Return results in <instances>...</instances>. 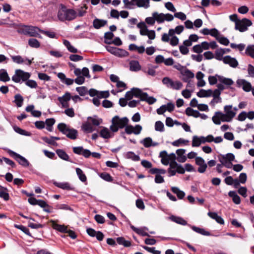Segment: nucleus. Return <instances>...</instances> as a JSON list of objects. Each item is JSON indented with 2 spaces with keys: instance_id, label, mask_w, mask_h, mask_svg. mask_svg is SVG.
I'll return each instance as SVG.
<instances>
[{
  "instance_id": "nucleus-40",
  "label": "nucleus",
  "mask_w": 254,
  "mask_h": 254,
  "mask_svg": "<svg viewBox=\"0 0 254 254\" xmlns=\"http://www.w3.org/2000/svg\"><path fill=\"white\" fill-rule=\"evenodd\" d=\"M56 152L61 159L65 161H69V157L64 150L58 149L56 150Z\"/></svg>"
},
{
  "instance_id": "nucleus-63",
  "label": "nucleus",
  "mask_w": 254,
  "mask_h": 254,
  "mask_svg": "<svg viewBox=\"0 0 254 254\" xmlns=\"http://www.w3.org/2000/svg\"><path fill=\"white\" fill-rule=\"evenodd\" d=\"M217 40L221 44L227 46L229 44V40L226 37L220 35L217 38Z\"/></svg>"
},
{
  "instance_id": "nucleus-57",
  "label": "nucleus",
  "mask_w": 254,
  "mask_h": 254,
  "mask_svg": "<svg viewBox=\"0 0 254 254\" xmlns=\"http://www.w3.org/2000/svg\"><path fill=\"white\" fill-rule=\"evenodd\" d=\"M28 45L34 48H38L40 46L39 42L37 39L33 38L29 39Z\"/></svg>"
},
{
  "instance_id": "nucleus-21",
  "label": "nucleus",
  "mask_w": 254,
  "mask_h": 254,
  "mask_svg": "<svg viewBox=\"0 0 254 254\" xmlns=\"http://www.w3.org/2000/svg\"><path fill=\"white\" fill-rule=\"evenodd\" d=\"M181 74L183 76L182 80L185 82H189L194 76V73L187 68L182 71Z\"/></svg>"
},
{
  "instance_id": "nucleus-54",
  "label": "nucleus",
  "mask_w": 254,
  "mask_h": 254,
  "mask_svg": "<svg viewBox=\"0 0 254 254\" xmlns=\"http://www.w3.org/2000/svg\"><path fill=\"white\" fill-rule=\"evenodd\" d=\"M116 52L115 53V56L119 57H126L128 56L129 54L128 53L122 49L117 48V50H116Z\"/></svg>"
},
{
  "instance_id": "nucleus-49",
  "label": "nucleus",
  "mask_w": 254,
  "mask_h": 254,
  "mask_svg": "<svg viewBox=\"0 0 254 254\" xmlns=\"http://www.w3.org/2000/svg\"><path fill=\"white\" fill-rule=\"evenodd\" d=\"M189 140L185 139L182 138H180L178 139V140H176L174 141H173L172 143V144L174 146H180L181 144H184L185 145H187L189 144Z\"/></svg>"
},
{
  "instance_id": "nucleus-3",
  "label": "nucleus",
  "mask_w": 254,
  "mask_h": 254,
  "mask_svg": "<svg viewBox=\"0 0 254 254\" xmlns=\"http://www.w3.org/2000/svg\"><path fill=\"white\" fill-rule=\"evenodd\" d=\"M128 123L129 120L127 117L120 118L118 116H115L112 119L110 129L113 132H116L119 129L126 128L128 126Z\"/></svg>"
},
{
  "instance_id": "nucleus-9",
  "label": "nucleus",
  "mask_w": 254,
  "mask_h": 254,
  "mask_svg": "<svg viewBox=\"0 0 254 254\" xmlns=\"http://www.w3.org/2000/svg\"><path fill=\"white\" fill-rule=\"evenodd\" d=\"M162 83L168 88L175 90H180L183 87V83L179 80H173L168 77H165L162 80Z\"/></svg>"
},
{
  "instance_id": "nucleus-33",
  "label": "nucleus",
  "mask_w": 254,
  "mask_h": 254,
  "mask_svg": "<svg viewBox=\"0 0 254 254\" xmlns=\"http://www.w3.org/2000/svg\"><path fill=\"white\" fill-rule=\"evenodd\" d=\"M107 24V21L103 19L96 18L93 20V26L97 29L104 27Z\"/></svg>"
},
{
  "instance_id": "nucleus-52",
  "label": "nucleus",
  "mask_w": 254,
  "mask_h": 254,
  "mask_svg": "<svg viewBox=\"0 0 254 254\" xmlns=\"http://www.w3.org/2000/svg\"><path fill=\"white\" fill-rule=\"evenodd\" d=\"M117 242L119 245H123L125 247H128L131 246V243L129 241H127L123 237H118L117 238Z\"/></svg>"
},
{
  "instance_id": "nucleus-42",
  "label": "nucleus",
  "mask_w": 254,
  "mask_h": 254,
  "mask_svg": "<svg viewBox=\"0 0 254 254\" xmlns=\"http://www.w3.org/2000/svg\"><path fill=\"white\" fill-rule=\"evenodd\" d=\"M134 96L137 98H139L141 100H142L144 96H146V93L143 92L140 89L138 88H132V89Z\"/></svg>"
},
{
  "instance_id": "nucleus-6",
  "label": "nucleus",
  "mask_w": 254,
  "mask_h": 254,
  "mask_svg": "<svg viewBox=\"0 0 254 254\" xmlns=\"http://www.w3.org/2000/svg\"><path fill=\"white\" fill-rule=\"evenodd\" d=\"M137 27L139 29L140 34L142 36H147L149 38V40L147 43L149 44L152 43L151 40L155 38L156 34L154 30H149L144 22H140L137 24Z\"/></svg>"
},
{
  "instance_id": "nucleus-4",
  "label": "nucleus",
  "mask_w": 254,
  "mask_h": 254,
  "mask_svg": "<svg viewBox=\"0 0 254 254\" xmlns=\"http://www.w3.org/2000/svg\"><path fill=\"white\" fill-rule=\"evenodd\" d=\"M57 128L60 132L70 139L75 140L77 137V130L74 128H70L69 126L64 123L59 124Z\"/></svg>"
},
{
  "instance_id": "nucleus-16",
  "label": "nucleus",
  "mask_w": 254,
  "mask_h": 254,
  "mask_svg": "<svg viewBox=\"0 0 254 254\" xmlns=\"http://www.w3.org/2000/svg\"><path fill=\"white\" fill-rule=\"evenodd\" d=\"M142 129V127L140 125H136L135 126L128 125L125 129V132L128 134L133 133L138 135L140 133Z\"/></svg>"
},
{
  "instance_id": "nucleus-19",
  "label": "nucleus",
  "mask_w": 254,
  "mask_h": 254,
  "mask_svg": "<svg viewBox=\"0 0 254 254\" xmlns=\"http://www.w3.org/2000/svg\"><path fill=\"white\" fill-rule=\"evenodd\" d=\"M195 164L198 166L197 171L200 173H203L205 172L207 164L205 163L204 160L201 157L195 158Z\"/></svg>"
},
{
  "instance_id": "nucleus-5",
  "label": "nucleus",
  "mask_w": 254,
  "mask_h": 254,
  "mask_svg": "<svg viewBox=\"0 0 254 254\" xmlns=\"http://www.w3.org/2000/svg\"><path fill=\"white\" fill-rule=\"evenodd\" d=\"M40 31L41 29L38 27L25 25H20L17 29V32L19 34L36 37H39Z\"/></svg>"
},
{
  "instance_id": "nucleus-37",
  "label": "nucleus",
  "mask_w": 254,
  "mask_h": 254,
  "mask_svg": "<svg viewBox=\"0 0 254 254\" xmlns=\"http://www.w3.org/2000/svg\"><path fill=\"white\" fill-rule=\"evenodd\" d=\"M82 129L84 132L87 133H91L95 130L92 124L88 121L83 124Z\"/></svg>"
},
{
  "instance_id": "nucleus-14",
  "label": "nucleus",
  "mask_w": 254,
  "mask_h": 254,
  "mask_svg": "<svg viewBox=\"0 0 254 254\" xmlns=\"http://www.w3.org/2000/svg\"><path fill=\"white\" fill-rule=\"evenodd\" d=\"M252 24V21L247 18H243L236 22L235 29L243 32L248 30V27Z\"/></svg>"
},
{
  "instance_id": "nucleus-62",
  "label": "nucleus",
  "mask_w": 254,
  "mask_h": 254,
  "mask_svg": "<svg viewBox=\"0 0 254 254\" xmlns=\"http://www.w3.org/2000/svg\"><path fill=\"white\" fill-rule=\"evenodd\" d=\"M76 90L82 96L85 95L88 92L87 88L85 86L77 87Z\"/></svg>"
},
{
  "instance_id": "nucleus-13",
  "label": "nucleus",
  "mask_w": 254,
  "mask_h": 254,
  "mask_svg": "<svg viewBox=\"0 0 254 254\" xmlns=\"http://www.w3.org/2000/svg\"><path fill=\"white\" fill-rule=\"evenodd\" d=\"M159 157L161 158V162L164 165H170L171 162L176 160V155L175 153H172L168 154L165 150L162 151L160 152Z\"/></svg>"
},
{
  "instance_id": "nucleus-23",
  "label": "nucleus",
  "mask_w": 254,
  "mask_h": 254,
  "mask_svg": "<svg viewBox=\"0 0 254 254\" xmlns=\"http://www.w3.org/2000/svg\"><path fill=\"white\" fill-rule=\"evenodd\" d=\"M50 222L54 229L61 233H66L67 232V226L64 225L58 224L55 221L53 220H51Z\"/></svg>"
},
{
  "instance_id": "nucleus-46",
  "label": "nucleus",
  "mask_w": 254,
  "mask_h": 254,
  "mask_svg": "<svg viewBox=\"0 0 254 254\" xmlns=\"http://www.w3.org/2000/svg\"><path fill=\"white\" fill-rule=\"evenodd\" d=\"M184 29V27L183 25H179L175 27L174 29H170L169 30V34L171 36H173L175 33L180 34Z\"/></svg>"
},
{
  "instance_id": "nucleus-56",
  "label": "nucleus",
  "mask_w": 254,
  "mask_h": 254,
  "mask_svg": "<svg viewBox=\"0 0 254 254\" xmlns=\"http://www.w3.org/2000/svg\"><path fill=\"white\" fill-rule=\"evenodd\" d=\"M245 53L254 59V45H250L248 46L246 49Z\"/></svg>"
},
{
  "instance_id": "nucleus-1",
  "label": "nucleus",
  "mask_w": 254,
  "mask_h": 254,
  "mask_svg": "<svg viewBox=\"0 0 254 254\" xmlns=\"http://www.w3.org/2000/svg\"><path fill=\"white\" fill-rule=\"evenodd\" d=\"M174 19L172 14L167 13H159L157 11L152 13V16L147 17L145 19V22L148 25H153L155 22L158 24L164 23L165 21L171 22Z\"/></svg>"
},
{
  "instance_id": "nucleus-39",
  "label": "nucleus",
  "mask_w": 254,
  "mask_h": 254,
  "mask_svg": "<svg viewBox=\"0 0 254 254\" xmlns=\"http://www.w3.org/2000/svg\"><path fill=\"white\" fill-rule=\"evenodd\" d=\"M87 120L92 125L95 126H98L102 123V120L96 116L89 117Z\"/></svg>"
},
{
  "instance_id": "nucleus-27",
  "label": "nucleus",
  "mask_w": 254,
  "mask_h": 254,
  "mask_svg": "<svg viewBox=\"0 0 254 254\" xmlns=\"http://www.w3.org/2000/svg\"><path fill=\"white\" fill-rule=\"evenodd\" d=\"M140 143L143 144L145 147L146 148H148L151 146H156L159 144L158 142H153L152 138L150 137L144 138L140 141Z\"/></svg>"
},
{
  "instance_id": "nucleus-41",
  "label": "nucleus",
  "mask_w": 254,
  "mask_h": 254,
  "mask_svg": "<svg viewBox=\"0 0 254 254\" xmlns=\"http://www.w3.org/2000/svg\"><path fill=\"white\" fill-rule=\"evenodd\" d=\"M191 229L195 232L196 233H197L198 234H200L204 236H210V233L209 232L205 230L203 228H201L199 227H197L194 226H191Z\"/></svg>"
},
{
  "instance_id": "nucleus-50",
  "label": "nucleus",
  "mask_w": 254,
  "mask_h": 254,
  "mask_svg": "<svg viewBox=\"0 0 254 254\" xmlns=\"http://www.w3.org/2000/svg\"><path fill=\"white\" fill-rule=\"evenodd\" d=\"M55 120L54 118L47 119L45 121V124L46 125V129L49 131H52L53 130V126L55 123Z\"/></svg>"
},
{
  "instance_id": "nucleus-47",
  "label": "nucleus",
  "mask_w": 254,
  "mask_h": 254,
  "mask_svg": "<svg viewBox=\"0 0 254 254\" xmlns=\"http://www.w3.org/2000/svg\"><path fill=\"white\" fill-rule=\"evenodd\" d=\"M228 194L229 196L231 197L233 201L236 204H239L241 202V198L240 196L234 191H230L229 192Z\"/></svg>"
},
{
  "instance_id": "nucleus-24",
  "label": "nucleus",
  "mask_w": 254,
  "mask_h": 254,
  "mask_svg": "<svg viewBox=\"0 0 254 254\" xmlns=\"http://www.w3.org/2000/svg\"><path fill=\"white\" fill-rule=\"evenodd\" d=\"M236 110V108H234V110L232 109V105H227L224 107L225 114L231 121L235 116L236 113L235 111Z\"/></svg>"
},
{
  "instance_id": "nucleus-38",
  "label": "nucleus",
  "mask_w": 254,
  "mask_h": 254,
  "mask_svg": "<svg viewBox=\"0 0 254 254\" xmlns=\"http://www.w3.org/2000/svg\"><path fill=\"white\" fill-rule=\"evenodd\" d=\"M10 78L8 76L7 71L5 69H0V81L6 82L10 80Z\"/></svg>"
},
{
  "instance_id": "nucleus-11",
  "label": "nucleus",
  "mask_w": 254,
  "mask_h": 254,
  "mask_svg": "<svg viewBox=\"0 0 254 254\" xmlns=\"http://www.w3.org/2000/svg\"><path fill=\"white\" fill-rule=\"evenodd\" d=\"M167 171L169 177L174 176L177 173L184 174L185 173L184 167L178 163L176 160L171 162Z\"/></svg>"
},
{
  "instance_id": "nucleus-53",
  "label": "nucleus",
  "mask_w": 254,
  "mask_h": 254,
  "mask_svg": "<svg viewBox=\"0 0 254 254\" xmlns=\"http://www.w3.org/2000/svg\"><path fill=\"white\" fill-rule=\"evenodd\" d=\"M76 174H77L79 180L81 182H85L86 181L87 178L81 169H80L79 168H77L76 169Z\"/></svg>"
},
{
  "instance_id": "nucleus-64",
  "label": "nucleus",
  "mask_w": 254,
  "mask_h": 254,
  "mask_svg": "<svg viewBox=\"0 0 254 254\" xmlns=\"http://www.w3.org/2000/svg\"><path fill=\"white\" fill-rule=\"evenodd\" d=\"M142 248L147 252L153 254H161V251L159 250H156L155 247H148L144 246H142Z\"/></svg>"
},
{
  "instance_id": "nucleus-10",
  "label": "nucleus",
  "mask_w": 254,
  "mask_h": 254,
  "mask_svg": "<svg viewBox=\"0 0 254 254\" xmlns=\"http://www.w3.org/2000/svg\"><path fill=\"white\" fill-rule=\"evenodd\" d=\"M74 153L77 155H81L85 158H89L92 155L93 157L95 158H100L101 154L97 152H91L90 151L87 149H84L82 146H77L72 147Z\"/></svg>"
},
{
  "instance_id": "nucleus-35",
  "label": "nucleus",
  "mask_w": 254,
  "mask_h": 254,
  "mask_svg": "<svg viewBox=\"0 0 254 254\" xmlns=\"http://www.w3.org/2000/svg\"><path fill=\"white\" fill-rule=\"evenodd\" d=\"M100 136L105 139H108L113 136L114 134L110 132L109 129L105 127H103L100 132Z\"/></svg>"
},
{
  "instance_id": "nucleus-36",
  "label": "nucleus",
  "mask_w": 254,
  "mask_h": 254,
  "mask_svg": "<svg viewBox=\"0 0 254 254\" xmlns=\"http://www.w3.org/2000/svg\"><path fill=\"white\" fill-rule=\"evenodd\" d=\"M220 96V93L218 90H214V93L211 96L213 97V98L211 101L210 104L213 105L215 104L221 102L222 99Z\"/></svg>"
},
{
  "instance_id": "nucleus-26",
  "label": "nucleus",
  "mask_w": 254,
  "mask_h": 254,
  "mask_svg": "<svg viewBox=\"0 0 254 254\" xmlns=\"http://www.w3.org/2000/svg\"><path fill=\"white\" fill-rule=\"evenodd\" d=\"M74 73L76 76H81L82 74L87 78H89L90 77L89 69L87 67H83L81 70L78 68H75Z\"/></svg>"
},
{
  "instance_id": "nucleus-34",
  "label": "nucleus",
  "mask_w": 254,
  "mask_h": 254,
  "mask_svg": "<svg viewBox=\"0 0 254 254\" xmlns=\"http://www.w3.org/2000/svg\"><path fill=\"white\" fill-rule=\"evenodd\" d=\"M214 93V91H212L211 89L204 90L201 89L199 92L197 93V96L200 98L203 97H211L213 93Z\"/></svg>"
},
{
  "instance_id": "nucleus-58",
  "label": "nucleus",
  "mask_w": 254,
  "mask_h": 254,
  "mask_svg": "<svg viewBox=\"0 0 254 254\" xmlns=\"http://www.w3.org/2000/svg\"><path fill=\"white\" fill-rule=\"evenodd\" d=\"M13 128L15 132H16L17 133H18L20 134L25 135V136H30L31 135L30 132L27 131L25 130H24V129L20 128L18 127H17V126L14 127Z\"/></svg>"
},
{
  "instance_id": "nucleus-12",
  "label": "nucleus",
  "mask_w": 254,
  "mask_h": 254,
  "mask_svg": "<svg viewBox=\"0 0 254 254\" xmlns=\"http://www.w3.org/2000/svg\"><path fill=\"white\" fill-rule=\"evenodd\" d=\"M30 73L25 72L21 69H16L14 74L12 76V80L16 83H19L21 81H24L30 77Z\"/></svg>"
},
{
  "instance_id": "nucleus-43",
  "label": "nucleus",
  "mask_w": 254,
  "mask_h": 254,
  "mask_svg": "<svg viewBox=\"0 0 254 254\" xmlns=\"http://www.w3.org/2000/svg\"><path fill=\"white\" fill-rule=\"evenodd\" d=\"M37 205L43 208L44 211L48 213H50L51 212L50 209L51 206L49 205L44 200L39 199Z\"/></svg>"
},
{
  "instance_id": "nucleus-30",
  "label": "nucleus",
  "mask_w": 254,
  "mask_h": 254,
  "mask_svg": "<svg viewBox=\"0 0 254 254\" xmlns=\"http://www.w3.org/2000/svg\"><path fill=\"white\" fill-rule=\"evenodd\" d=\"M203 136L194 135L192 138V146L199 147L201 144H204Z\"/></svg>"
},
{
  "instance_id": "nucleus-60",
  "label": "nucleus",
  "mask_w": 254,
  "mask_h": 254,
  "mask_svg": "<svg viewBox=\"0 0 254 254\" xmlns=\"http://www.w3.org/2000/svg\"><path fill=\"white\" fill-rule=\"evenodd\" d=\"M127 157L128 159H130L134 161H138L140 160V157L138 155H136L133 152H128L127 153Z\"/></svg>"
},
{
  "instance_id": "nucleus-25",
  "label": "nucleus",
  "mask_w": 254,
  "mask_h": 254,
  "mask_svg": "<svg viewBox=\"0 0 254 254\" xmlns=\"http://www.w3.org/2000/svg\"><path fill=\"white\" fill-rule=\"evenodd\" d=\"M218 81L223 83L226 88H229L234 84V82L231 78H226L222 76H218Z\"/></svg>"
},
{
  "instance_id": "nucleus-48",
  "label": "nucleus",
  "mask_w": 254,
  "mask_h": 254,
  "mask_svg": "<svg viewBox=\"0 0 254 254\" xmlns=\"http://www.w3.org/2000/svg\"><path fill=\"white\" fill-rule=\"evenodd\" d=\"M172 191L175 194H177V197L179 199H183L185 195V193L181 190L178 188L173 187L171 188Z\"/></svg>"
},
{
  "instance_id": "nucleus-22",
  "label": "nucleus",
  "mask_w": 254,
  "mask_h": 254,
  "mask_svg": "<svg viewBox=\"0 0 254 254\" xmlns=\"http://www.w3.org/2000/svg\"><path fill=\"white\" fill-rule=\"evenodd\" d=\"M186 150L184 149H179L176 150V158L180 163H184L187 159V157L185 155Z\"/></svg>"
},
{
  "instance_id": "nucleus-28",
  "label": "nucleus",
  "mask_w": 254,
  "mask_h": 254,
  "mask_svg": "<svg viewBox=\"0 0 254 254\" xmlns=\"http://www.w3.org/2000/svg\"><path fill=\"white\" fill-rule=\"evenodd\" d=\"M131 228L133 231H134L139 235L141 236H149V235L147 232L148 231V228L146 227L138 228L133 226H131Z\"/></svg>"
},
{
  "instance_id": "nucleus-32",
  "label": "nucleus",
  "mask_w": 254,
  "mask_h": 254,
  "mask_svg": "<svg viewBox=\"0 0 254 254\" xmlns=\"http://www.w3.org/2000/svg\"><path fill=\"white\" fill-rule=\"evenodd\" d=\"M54 185L58 188L64 190H72L73 189L70 184L67 182H55Z\"/></svg>"
},
{
  "instance_id": "nucleus-31",
  "label": "nucleus",
  "mask_w": 254,
  "mask_h": 254,
  "mask_svg": "<svg viewBox=\"0 0 254 254\" xmlns=\"http://www.w3.org/2000/svg\"><path fill=\"white\" fill-rule=\"evenodd\" d=\"M129 70L132 71H138L141 69V66L137 61L132 60L129 63Z\"/></svg>"
},
{
  "instance_id": "nucleus-45",
  "label": "nucleus",
  "mask_w": 254,
  "mask_h": 254,
  "mask_svg": "<svg viewBox=\"0 0 254 254\" xmlns=\"http://www.w3.org/2000/svg\"><path fill=\"white\" fill-rule=\"evenodd\" d=\"M64 45L66 47L68 51L71 53H78V50L73 47L69 41L67 40H64L63 41Z\"/></svg>"
},
{
  "instance_id": "nucleus-44",
  "label": "nucleus",
  "mask_w": 254,
  "mask_h": 254,
  "mask_svg": "<svg viewBox=\"0 0 254 254\" xmlns=\"http://www.w3.org/2000/svg\"><path fill=\"white\" fill-rule=\"evenodd\" d=\"M170 219L179 224H181L183 226H185L187 225V222L183 218L178 217V216H172L170 217Z\"/></svg>"
},
{
  "instance_id": "nucleus-2",
  "label": "nucleus",
  "mask_w": 254,
  "mask_h": 254,
  "mask_svg": "<svg viewBox=\"0 0 254 254\" xmlns=\"http://www.w3.org/2000/svg\"><path fill=\"white\" fill-rule=\"evenodd\" d=\"M77 16L76 12L73 9H69L61 4L58 12V18L61 21H71Z\"/></svg>"
},
{
  "instance_id": "nucleus-29",
  "label": "nucleus",
  "mask_w": 254,
  "mask_h": 254,
  "mask_svg": "<svg viewBox=\"0 0 254 254\" xmlns=\"http://www.w3.org/2000/svg\"><path fill=\"white\" fill-rule=\"evenodd\" d=\"M207 215L211 218L215 220L218 223L221 225L224 224V219L220 216H219L216 212H208Z\"/></svg>"
},
{
  "instance_id": "nucleus-15",
  "label": "nucleus",
  "mask_w": 254,
  "mask_h": 254,
  "mask_svg": "<svg viewBox=\"0 0 254 254\" xmlns=\"http://www.w3.org/2000/svg\"><path fill=\"white\" fill-rule=\"evenodd\" d=\"M9 153L10 155L13 157L21 165L24 167H28L29 165L28 160L23 156L12 151H10Z\"/></svg>"
},
{
  "instance_id": "nucleus-20",
  "label": "nucleus",
  "mask_w": 254,
  "mask_h": 254,
  "mask_svg": "<svg viewBox=\"0 0 254 254\" xmlns=\"http://www.w3.org/2000/svg\"><path fill=\"white\" fill-rule=\"evenodd\" d=\"M223 62L233 68L237 67L239 64V63L236 59L232 58L230 56H225Z\"/></svg>"
},
{
  "instance_id": "nucleus-55",
  "label": "nucleus",
  "mask_w": 254,
  "mask_h": 254,
  "mask_svg": "<svg viewBox=\"0 0 254 254\" xmlns=\"http://www.w3.org/2000/svg\"><path fill=\"white\" fill-rule=\"evenodd\" d=\"M224 52L222 51V48L218 49L215 52L214 58L219 61H222L223 62L224 57Z\"/></svg>"
},
{
  "instance_id": "nucleus-7",
  "label": "nucleus",
  "mask_w": 254,
  "mask_h": 254,
  "mask_svg": "<svg viewBox=\"0 0 254 254\" xmlns=\"http://www.w3.org/2000/svg\"><path fill=\"white\" fill-rule=\"evenodd\" d=\"M124 7L127 9H132L133 6L136 5L138 7L147 8L150 6V0H123Z\"/></svg>"
},
{
  "instance_id": "nucleus-17",
  "label": "nucleus",
  "mask_w": 254,
  "mask_h": 254,
  "mask_svg": "<svg viewBox=\"0 0 254 254\" xmlns=\"http://www.w3.org/2000/svg\"><path fill=\"white\" fill-rule=\"evenodd\" d=\"M237 84L238 87H242L245 92L252 91L253 87L250 82L245 79H239L237 80Z\"/></svg>"
},
{
  "instance_id": "nucleus-8",
  "label": "nucleus",
  "mask_w": 254,
  "mask_h": 254,
  "mask_svg": "<svg viewBox=\"0 0 254 254\" xmlns=\"http://www.w3.org/2000/svg\"><path fill=\"white\" fill-rule=\"evenodd\" d=\"M58 77L61 80V82L66 84L67 85H72L74 81L78 85H81L85 82V76L81 75L77 76L74 79L71 78H67L63 72H59L57 75Z\"/></svg>"
},
{
  "instance_id": "nucleus-61",
  "label": "nucleus",
  "mask_w": 254,
  "mask_h": 254,
  "mask_svg": "<svg viewBox=\"0 0 254 254\" xmlns=\"http://www.w3.org/2000/svg\"><path fill=\"white\" fill-rule=\"evenodd\" d=\"M114 34L112 32H107L105 33L104 39L105 43L107 44H110L111 40L113 39Z\"/></svg>"
},
{
  "instance_id": "nucleus-59",
  "label": "nucleus",
  "mask_w": 254,
  "mask_h": 254,
  "mask_svg": "<svg viewBox=\"0 0 254 254\" xmlns=\"http://www.w3.org/2000/svg\"><path fill=\"white\" fill-rule=\"evenodd\" d=\"M246 45L244 44H236L235 43H231L230 47L233 49H237L240 52H242L245 48Z\"/></svg>"
},
{
  "instance_id": "nucleus-18",
  "label": "nucleus",
  "mask_w": 254,
  "mask_h": 254,
  "mask_svg": "<svg viewBox=\"0 0 254 254\" xmlns=\"http://www.w3.org/2000/svg\"><path fill=\"white\" fill-rule=\"evenodd\" d=\"M71 98V94L66 92L62 97H59L58 99L59 102L62 105L63 108H68L69 106L68 102L70 101Z\"/></svg>"
},
{
  "instance_id": "nucleus-51",
  "label": "nucleus",
  "mask_w": 254,
  "mask_h": 254,
  "mask_svg": "<svg viewBox=\"0 0 254 254\" xmlns=\"http://www.w3.org/2000/svg\"><path fill=\"white\" fill-rule=\"evenodd\" d=\"M23 100V98L21 95L16 94L15 95L14 102L17 107H21L22 106Z\"/></svg>"
}]
</instances>
